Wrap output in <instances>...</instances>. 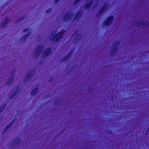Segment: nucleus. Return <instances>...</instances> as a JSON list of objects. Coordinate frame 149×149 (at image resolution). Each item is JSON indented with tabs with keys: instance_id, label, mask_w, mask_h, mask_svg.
<instances>
[{
	"instance_id": "f257e3e1",
	"label": "nucleus",
	"mask_w": 149,
	"mask_h": 149,
	"mask_svg": "<svg viewBox=\"0 0 149 149\" xmlns=\"http://www.w3.org/2000/svg\"><path fill=\"white\" fill-rule=\"evenodd\" d=\"M64 34L62 32H59L55 35H53L50 38L52 42H58L62 38Z\"/></svg>"
},
{
	"instance_id": "f03ea898",
	"label": "nucleus",
	"mask_w": 149,
	"mask_h": 149,
	"mask_svg": "<svg viewBox=\"0 0 149 149\" xmlns=\"http://www.w3.org/2000/svg\"><path fill=\"white\" fill-rule=\"evenodd\" d=\"M119 44L120 43L118 41L116 42L113 44L110 52L111 56H113L117 52Z\"/></svg>"
},
{
	"instance_id": "7ed1b4c3",
	"label": "nucleus",
	"mask_w": 149,
	"mask_h": 149,
	"mask_svg": "<svg viewBox=\"0 0 149 149\" xmlns=\"http://www.w3.org/2000/svg\"><path fill=\"white\" fill-rule=\"evenodd\" d=\"M44 49V46L42 45H38L36 49L34 55L36 57H38L40 55Z\"/></svg>"
},
{
	"instance_id": "20e7f679",
	"label": "nucleus",
	"mask_w": 149,
	"mask_h": 149,
	"mask_svg": "<svg viewBox=\"0 0 149 149\" xmlns=\"http://www.w3.org/2000/svg\"><path fill=\"white\" fill-rule=\"evenodd\" d=\"M114 19L113 16H108L104 22V24L105 26H107L111 25Z\"/></svg>"
},
{
	"instance_id": "39448f33",
	"label": "nucleus",
	"mask_w": 149,
	"mask_h": 149,
	"mask_svg": "<svg viewBox=\"0 0 149 149\" xmlns=\"http://www.w3.org/2000/svg\"><path fill=\"white\" fill-rule=\"evenodd\" d=\"M16 121L15 118L13 119L11 122L8 124L3 130L2 134H4L6 133L9 129L13 125Z\"/></svg>"
},
{
	"instance_id": "423d86ee",
	"label": "nucleus",
	"mask_w": 149,
	"mask_h": 149,
	"mask_svg": "<svg viewBox=\"0 0 149 149\" xmlns=\"http://www.w3.org/2000/svg\"><path fill=\"white\" fill-rule=\"evenodd\" d=\"M73 15V13L69 11L65 13L64 17V20L65 21H69L71 19Z\"/></svg>"
},
{
	"instance_id": "0eeeda50",
	"label": "nucleus",
	"mask_w": 149,
	"mask_h": 149,
	"mask_svg": "<svg viewBox=\"0 0 149 149\" xmlns=\"http://www.w3.org/2000/svg\"><path fill=\"white\" fill-rule=\"evenodd\" d=\"M10 21L8 17H6L3 20V22L1 24V28H5L7 25L9 23Z\"/></svg>"
},
{
	"instance_id": "6e6552de",
	"label": "nucleus",
	"mask_w": 149,
	"mask_h": 149,
	"mask_svg": "<svg viewBox=\"0 0 149 149\" xmlns=\"http://www.w3.org/2000/svg\"><path fill=\"white\" fill-rule=\"evenodd\" d=\"M107 5L108 4L107 3H105L103 4L98 13L99 15H101L105 11L107 8Z\"/></svg>"
},
{
	"instance_id": "1a4fd4ad",
	"label": "nucleus",
	"mask_w": 149,
	"mask_h": 149,
	"mask_svg": "<svg viewBox=\"0 0 149 149\" xmlns=\"http://www.w3.org/2000/svg\"><path fill=\"white\" fill-rule=\"evenodd\" d=\"M52 51L51 47H49L47 48L44 52L42 56L44 57H46L49 55Z\"/></svg>"
},
{
	"instance_id": "9d476101",
	"label": "nucleus",
	"mask_w": 149,
	"mask_h": 149,
	"mask_svg": "<svg viewBox=\"0 0 149 149\" xmlns=\"http://www.w3.org/2000/svg\"><path fill=\"white\" fill-rule=\"evenodd\" d=\"M33 72L30 71L28 72L25 78V81H27L31 80L32 78Z\"/></svg>"
},
{
	"instance_id": "9b49d317",
	"label": "nucleus",
	"mask_w": 149,
	"mask_h": 149,
	"mask_svg": "<svg viewBox=\"0 0 149 149\" xmlns=\"http://www.w3.org/2000/svg\"><path fill=\"white\" fill-rule=\"evenodd\" d=\"M11 78L9 79L7 81V84L8 86L11 85L13 81V80L15 78V75L13 73L11 75Z\"/></svg>"
},
{
	"instance_id": "f8f14e48",
	"label": "nucleus",
	"mask_w": 149,
	"mask_h": 149,
	"mask_svg": "<svg viewBox=\"0 0 149 149\" xmlns=\"http://www.w3.org/2000/svg\"><path fill=\"white\" fill-rule=\"evenodd\" d=\"M31 34V31H29L21 38V40L25 41Z\"/></svg>"
},
{
	"instance_id": "ddd939ff",
	"label": "nucleus",
	"mask_w": 149,
	"mask_h": 149,
	"mask_svg": "<svg viewBox=\"0 0 149 149\" xmlns=\"http://www.w3.org/2000/svg\"><path fill=\"white\" fill-rule=\"evenodd\" d=\"M82 15V13L81 10L78 11L76 14L74 19V21H76L79 19Z\"/></svg>"
},
{
	"instance_id": "4468645a",
	"label": "nucleus",
	"mask_w": 149,
	"mask_h": 149,
	"mask_svg": "<svg viewBox=\"0 0 149 149\" xmlns=\"http://www.w3.org/2000/svg\"><path fill=\"white\" fill-rule=\"evenodd\" d=\"M81 38V35L79 34L76 36L75 38L73 40V43L76 44L80 40Z\"/></svg>"
},
{
	"instance_id": "2eb2a0df",
	"label": "nucleus",
	"mask_w": 149,
	"mask_h": 149,
	"mask_svg": "<svg viewBox=\"0 0 149 149\" xmlns=\"http://www.w3.org/2000/svg\"><path fill=\"white\" fill-rule=\"evenodd\" d=\"M19 87H17L16 89L14 91V92L13 93L11 94L9 98L10 100L13 99L14 97L17 94L19 90Z\"/></svg>"
},
{
	"instance_id": "dca6fc26",
	"label": "nucleus",
	"mask_w": 149,
	"mask_h": 149,
	"mask_svg": "<svg viewBox=\"0 0 149 149\" xmlns=\"http://www.w3.org/2000/svg\"><path fill=\"white\" fill-rule=\"evenodd\" d=\"M72 53L71 52L69 53L66 56H65L64 58L61 59V62L65 61L68 60L71 56Z\"/></svg>"
},
{
	"instance_id": "f3484780",
	"label": "nucleus",
	"mask_w": 149,
	"mask_h": 149,
	"mask_svg": "<svg viewBox=\"0 0 149 149\" xmlns=\"http://www.w3.org/2000/svg\"><path fill=\"white\" fill-rule=\"evenodd\" d=\"M136 25L139 27H140L142 26H147V24L146 22L143 21H138L137 22Z\"/></svg>"
},
{
	"instance_id": "a211bd4d",
	"label": "nucleus",
	"mask_w": 149,
	"mask_h": 149,
	"mask_svg": "<svg viewBox=\"0 0 149 149\" xmlns=\"http://www.w3.org/2000/svg\"><path fill=\"white\" fill-rule=\"evenodd\" d=\"M38 91V87L33 89L31 91V94L32 95H35Z\"/></svg>"
},
{
	"instance_id": "6ab92c4d",
	"label": "nucleus",
	"mask_w": 149,
	"mask_h": 149,
	"mask_svg": "<svg viewBox=\"0 0 149 149\" xmlns=\"http://www.w3.org/2000/svg\"><path fill=\"white\" fill-rule=\"evenodd\" d=\"M21 141V139L20 138H17L15 139L14 143L15 144H19Z\"/></svg>"
},
{
	"instance_id": "aec40b11",
	"label": "nucleus",
	"mask_w": 149,
	"mask_h": 149,
	"mask_svg": "<svg viewBox=\"0 0 149 149\" xmlns=\"http://www.w3.org/2000/svg\"><path fill=\"white\" fill-rule=\"evenodd\" d=\"M6 106V104H4L0 107V113L4 109Z\"/></svg>"
},
{
	"instance_id": "412c9836",
	"label": "nucleus",
	"mask_w": 149,
	"mask_h": 149,
	"mask_svg": "<svg viewBox=\"0 0 149 149\" xmlns=\"http://www.w3.org/2000/svg\"><path fill=\"white\" fill-rule=\"evenodd\" d=\"M89 4L86 3L84 5V7L85 9H87L90 8L91 7Z\"/></svg>"
},
{
	"instance_id": "4be33fe9",
	"label": "nucleus",
	"mask_w": 149,
	"mask_h": 149,
	"mask_svg": "<svg viewBox=\"0 0 149 149\" xmlns=\"http://www.w3.org/2000/svg\"><path fill=\"white\" fill-rule=\"evenodd\" d=\"M24 17H22L21 18L19 19L16 22V23H19V22H20L22 20H23L24 19Z\"/></svg>"
},
{
	"instance_id": "5701e85b",
	"label": "nucleus",
	"mask_w": 149,
	"mask_h": 149,
	"mask_svg": "<svg viewBox=\"0 0 149 149\" xmlns=\"http://www.w3.org/2000/svg\"><path fill=\"white\" fill-rule=\"evenodd\" d=\"M52 9L51 8H49L46 11V13H50L51 12Z\"/></svg>"
},
{
	"instance_id": "b1692460",
	"label": "nucleus",
	"mask_w": 149,
	"mask_h": 149,
	"mask_svg": "<svg viewBox=\"0 0 149 149\" xmlns=\"http://www.w3.org/2000/svg\"><path fill=\"white\" fill-rule=\"evenodd\" d=\"M93 1V0H91V1L89 3H88V4H89L90 6L91 7L92 6Z\"/></svg>"
},
{
	"instance_id": "393cba45",
	"label": "nucleus",
	"mask_w": 149,
	"mask_h": 149,
	"mask_svg": "<svg viewBox=\"0 0 149 149\" xmlns=\"http://www.w3.org/2000/svg\"><path fill=\"white\" fill-rule=\"evenodd\" d=\"M29 28L25 29L23 30V32H25L27 31H28L29 30Z\"/></svg>"
},
{
	"instance_id": "a878e982",
	"label": "nucleus",
	"mask_w": 149,
	"mask_h": 149,
	"mask_svg": "<svg viewBox=\"0 0 149 149\" xmlns=\"http://www.w3.org/2000/svg\"><path fill=\"white\" fill-rule=\"evenodd\" d=\"M59 0H55L54 1V3L56 4L57 3H58Z\"/></svg>"
},
{
	"instance_id": "bb28decb",
	"label": "nucleus",
	"mask_w": 149,
	"mask_h": 149,
	"mask_svg": "<svg viewBox=\"0 0 149 149\" xmlns=\"http://www.w3.org/2000/svg\"><path fill=\"white\" fill-rule=\"evenodd\" d=\"M52 79H53V77H52L51 78H50V79L49 80V81H50Z\"/></svg>"
},
{
	"instance_id": "cd10ccee",
	"label": "nucleus",
	"mask_w": 149,
	"mask_h": 149,
	"mask_svg": "<svg viewBox=\"0 0 149 149\" xmlns=\"http://www.w3.org/2000/svg\"><path fill=\"white\" fill-rule=\"evenodd\" d=\"M71 69H70L69 70V71H70V70H71Z\"/></svg>"
}]
</instances>
